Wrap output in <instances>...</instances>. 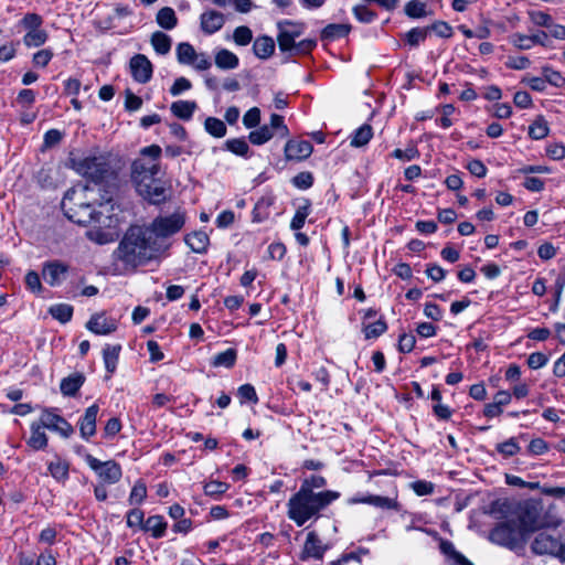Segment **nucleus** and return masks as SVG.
Here are the masks:
<instances>
[{
	"label": "nucleus",
	"mask_w": 565,
	"mask_h": 565,
	"mask_svg": "<svg viewBox=\"0 0 565 565\" xmlns=\"http://www.w3.org/2000/svg\"><path fill=\"white\" fill-rule=\"evenodd\" d=\"M558 520L536 505L526 507L519 519L508 520L498 524L489 535L491 542L507 546L509 548L516 547L522 543L530 532H533L543 527H555L558 524Z\"/></svg>",
	"instance_id": "1"
},
{
	"label": "nucleus",
	"mask_w": 565,
	"mask_h": 565,
	"mask_svg": "<svg viewBox=\"0 0 565 565\" xmlns=\"http://www.w3.org/2000/svg\"><path fill=\"white\" fill-rule=\"evenodd\" d=\"M116 260L121 262L126 268H137L151 260L159 259L162 254L152 241L146 225H130L124 233L114 252Z\"/></svg>",
	"instance_id": "2"
},
{
	"label": "nucleus",
	"mask_w": 565,
	"mask_h": 565,
	"mask_svg": "<svg viewBox=\"0 0 565 565\" xmlns=\"http://www.w3.org/2000/svg\"><path fill=\"white\" fill-rule=\"evenodd\" d=\"M339 498L338 491L315 492L299 488L287 502V516L298 526H302L310 519H318L320 512Z\"/></svg>",
	"instance_id": "3"
},
{
	"label": "nucleus",
	"mask_w": 565,
	"mask_h": 565,
	"mask_svg": "<svg viewBox=\"0 0 565 565\" xmlns=\"http://www.w3.org/2000/svg\"><path fill=\"white\" fill-rule=\"evenodd\" d=\"M70 164L78 174L96 183L114 175L119 168L113 156L95 152L84 156L72 151L70 153Z\"/></svg>",
	"instance_id": "4"
},
{
	"label": "nucleus",
	"mask_w": 565,
	"mask_h": 565,
	"mask_svg": "<svg viewBox=\"0 0 565 565\" xmlns=\"http://www.w3.org/2000/svg\"><path fill=\"white\" fill-rule=\"evenodd\" d=\"M185 218V213L177 210L172 214H160L146 225L162 256L171 246L170 238L183 228Z\"/></svg>",
	"instance_id": "5"
},
{
	"label": "nucleus",
	"mask_w": 565,
	"mask_h": 565,
	"mask_svg": "<svg viewBox=\"0 0 565 565\" xmlns=\"http://www.w3.org/2000/svg\"><path fill=\"white\" fill-rule=\"evenodd\" d=\"M161 149L158 145L152 143L140 151V157L132 162L131 179L136 186H145L148 182L157 178L159 173L158 158Z\"/></svg>",
	"instance_id": "6"
},
{
	"label": "nucleus",
	"mask_w": 565,
	"mask_h": 565,
	"mask_svg": "<svg viewBox=\"0 0 565 565\" xmlns=\"http://www.w3.org/2000/svg\"><path fill=\"white\" fill-rule=\"evenodd\" d=\"M86 188H73L66 191L62 200V209L72 222L87 224L94 217L95 209L85 202Z\"/></svg>",
	"instance_id": "7"
},
{
	"label": "nucleus",
	"mask_w": 565,
	"mask_h": 565,
	"mask_svg": "<svg viewBox=\"0 0 565 565\" xmlns=\"http://www.w3.org/2000/svg\"><path fill=\"white\" fill-rule=\"evenodd\" d=\"M531 548L537 555H551L565 562V537L556 530L537 533Z\"/></svg>",
	"instance_id": "8"
},
{
	"label": "nucleus",
	"mask_w": 565,
	"mask_h": 565,
	"mask_svg": "<svg viewBox=\"0 0 565 565\" xmlns=\"http://www.w3.org/2000/svg\"><path fill=\"white\" fill-rule=\"evenodd\" d=\"M43 19L38 13H26L19 22L18 26L21 28L25 34L23 36V44L26 47H39L43 45L49 38L47 32L42 28Z\"/></svg>",
	"instance_id": "9"
},
{
	"label": "nucleus",
	"mask_w": 565,
	"mask_h": 565,
	"mask_svg": "<svg viewBox=\"0 0 565 565\" xmlns=\"http://www.w3.org/2000/svg\"><path fill=\"white\" fill-rule=\"evenodd\" d=\"M288 128L284 122V117L277 114L270 116L268 125L262 126L259 129L252 131L249 141H269L271 139H285L288 137Z\"/></svg>",
	"instance_id": "10"
},
{
	"label": "nucleus",
	"mask_w": 565,
	"mask_h": 565,
	"mask_svg": "<svg viewBox=\"0 0 565 565\" xmlns=\"http://www.w3.org/2000/svg\"><path fill=\"white\" fill-rule=\"evenodd\" d=\"M85 461L105 483L114 484L122 476L120 466L114 460L100 461L92 455H86Z\"/></svg>",
	"instance_id": "11"
},
{
	"label": "nucleus",
	"mask_w": 565,
	"mask_h": 565,
	"mask_svg": "<svg viewBox=\"0 0 565 565\" xmlns=\"http://www.w3.org/2000/svg\"><path fill=\"white\" fill-rule=\"evenodd\" d=\"M277 42L280 51L291 52L296 46V39L303 33L305 26L298 22L284 20L277 23Z\"/></svg>",
	"instance_id": "12"
},
{
	"label": "nucleus",
	"mask_w": 565,
	"mask_h": 565,
	"mask_svg": "<svg viewBox=\"0 0 565 565\" xmlns=\"http://www.w3.org/2000/svg\"><path fill=\"white\" fill-rule=\"evenodd\" d=\"M40 423L45 428L58 433L62 437H70L74 433L73 426L52 409H43Z\"/></svg>",
	"instance_id": "13"
},
{
	"label": "nucleus",
	"mask_w": 565,
	"mask_h": 565,
	"mask_svg": "<svg viewBox=\"0 0 565 565\" xmlns=\"http://www.w3.org/2000/svg\"><path fill=\"white\" fill-rule=\"evenodd\" d=\"M137 192L151 204H160L167 200V188L158 177L145 182V186H136Z\"/></svg>",
	"instance_id": "14"
},
{
	"label": "nucleus",
	"mask_w": 565,
	"mask_h": 565,
	"mask_svg": "<svg viewBox=\"0 0 565 565\" xmlns=\"http://www.w3.org/2000/svg\"><path fill=\"white\" fill-rule=\"evenodd\" d=\"M130 72L132 78L140 83L146 84L152 77V64L150 60L143 54H137L130 58Z\"/></svg>",
	"instance_id": "15"
},
{
	"label": "nucleus",
	"mask_w": 565,
	"mask_h": 565,
	"mask_svg": "<svg viewBox=\"0 0 565 565\" xmlns=\"http://www.w3.org/2000/svg\"><path fill=\"white\" fill-rule=\"evenodd\" d=\"M225 15L214 9H207L200 15V29L203 34L212 35L218 32L225 24Z\"/></svg>",
	"instance_id": "16"
},
{
	"label": "nucleus",
	"mask_w": 565,
	"mask_h": 565,
	"mask_svg": "<svg viewBox=\"0 0 565 565\" xmlns=\"http://www.w3.org/2000/svg\"><path fill=\"white\" fill-rule=\"evenodd\" d=\"M326 551L327 546L322 544L318 534L311 531L307 534L306 542L300 554V559L303 562L310 558L322 559Z\"/></svg>",
	"instance_id": "17"
},
{
	"label": "nucleus",
	"mask_w": 565,
	"mask_h": 565,
	"mask_svg": "<svg viewBox=\"0 0 565 565\" xmlns=\"http://www.w3.org/2000/svg\"><path fill=\"white\" fill-rule=\"evenodd\" d=\"M99 412L97 404L90 405L86 408L84 415L78 420L79 433L83 439L88 440L96 434V422Z\"/></svg>",
	"instance_id": "18"
},
{
	"label": "nucleus",
	"mask_w": 565,
	"mask_h": 565,
	"mask_svg": "<svg viewBox=\"0 0 565 565\" xmlns=\"http://www.w3.org/2000/svg\"><path fill=\"white\" fill-rule=\"evenodd\" d=\"M66 273L67 266L60 262L46 263L42 270L43 278L50 286L60 285Z\"/></svg>",
	"instance_id": "19"
},
{
	"label": "nucleus",
	"mask_w": 565,
	"mask_h": 565,
	"mask_svg": "<svg viewBox=\"0 0 565 565\" xmlns=\"http://www.w3.org/2000/svg\"><path fill=\"white\" fill-rule=\"evenodd\" d=\"M116 321L105 315H94L86 323V328L96 334H108L116 330Z\"/></svg>",
	"instance_id": "20"
},
{
	"label": "nucleus",
	"mask_w": 565,
	"mask_h": 565,
	"mask_svg": "<svg viewBox=\"0 0 565 565\" xmlns=\"http://www.w3.org/2000/svg\"><path fill=\"white\" fill-rule=\"evenodd\" d=\"M285 156L288 161H301L313 151L312 143H285Z\"/></svg>",
	"instance_id": "21"
},
{
	"label": "nucleus",
	"mask_w": 565,
	"mask_h": 565,
	"mask_svg": "<svg viewBox=\"0 0 565 565\" xmlns=\"http://www.w3.org/2000/svg\"><path fill=\"white\" fill-rule=\"evenodd\" d=\"M214 63L220 70L227 71L235 70L239 64V60L232 51L220 49L214 53Z\"/></svg>",
	"instance_id": "22"
},
{
	"label": "nucleus",
	"mask_w": 565,
	"mask_h": 565,
	"mask_svg": "<svg viewBox=\"0 0 565 565\" xmlns=\"http://www.w3.org/2000/svg\"><path fill=\"white\" fill-rule=\"evenodd\" d=\"M168 523L162 515H150L143 526V532H149L153 539H161L166 535Z\"/></svg>",
	"instance_id": "23"
},
{
	"label": "nucleus",
	"mask_w": 565,
	"mask_h": 565,
	"mask_svg": "<svg viewBox=\"0 0 565 565\" xmlns=\"http://www.w3.org/2000/svg\"><path fill=\"white\" fill-rule=\"evenodd\" d=\"M85 382L81 373H73L61 381L60 390L64 396H75Z\"/></svg>",
	"instance_id": "24"
},
{
	"label": "nucleus",
	"mask_w": 565,
	"mask_h": 565,
	"mask_svg": "<svg viewBox=\"0 0 565 565\" xmlns=\"http://www.w3.org/2000/svg\"><path fill=\"white\" fill-rule=\"evenodd\" d=\"M255 55L262 60L270 57L275 51V42L273 38L263 35L258 36L253 44Z\"/></svg>",
	"instance_id": "25"
},
{
	"label": "nucleus",
	"mask_w": 565,
	"mask_h": 565,
	"mask_svg": "<svg viewBox=\"0 0 565 565\" xmlns=\"http://www.w3.org/2000/svg\"><path fill=\"white\" fill-rule=\"evenodd\" d=\"M41 423H33L31 425V436L28 440V445L34 450L44 449L47 446V436L44 433Z\"/></svg>",
	"instance_id": "26"
},
{
	"label": "nucleus",
	"mask_w": 565,
	"mask_h": 565,
	"mask_svg": "<svg viewBox=\"0 0 565 565\" xmlns=\"http://www.w3.org/2000/svg\"><path fill=\"white\" fill-rule=\"evenodd\" d=\"M120 350V344H107L103 350L105 367L110 374H113L117 367Z\"/></svg>",
	"instance_id": "27"
},
{
	"label": "nucleus",
	"mask_w": 565,
	"mask_h": 565,
	"mask_svg": "<svg viewBox=\"0 0 565 565\" xmlns=\"http://www.w3.org/2000/svg\"><path fill=\"white\" fill-rule=\"evenodd\" d=\"M150 43L158 54L166 55L171 50L172 40L168 34L161 31H156L150 38Z\"/></svg>",
	"instance_id": "28"
},
{
	"label": "nucleus",
	"mask_w": 565,
	"mask_h": 565,
	"mask_svg": "<svg viewBox=\"0 0 565 565\" xmlns=\"http://www.w3.org/2000/svg\"><path fill=\"white\" fill-rule=\"evenodd\" d=\"M156 22L164 30H172L178 24V18L172 8L164 7L158 11Z\"/></svg>",
	"instance_id": "29"
},
{
	"label": "nucleus",
	"mask_w": 565,
	"mask_h": 565,
	"mask_svg": "<svg viewBox=\"0 0 565 565\" xmlns=\"http://www.w3.org/2000/svg\"><path fill=\"white\" fill-rule=\"evenodd\" d=\"M209 236L204 232H194L185 236L186 245L194 253H204L209 245Z\"/></svg>",
	"instance_id": "30"
},
{
	"label": "nucleus",
	"mask_w": 565,
	"mask_h": 565,
	"mask_svg": "<svg viewBox=\"0 0 565 565\" xmlns=\"http://www.w3.org/2000/svg\"><path fill=\"white\" fill-rule=\"evenodd\" d=\"M351 31V25L347 23H331L328 24L321 33L322 39L335 40L348 35Z\"/></svg>",
	"instance_id": "31"
},
{
	"label": "nucleus",
	"mask_w": 565,
	"mask_h": 565,
	"mask_svg": "<svg viewBox=\"0 0 565 565\" xmlns=\"http://www.w3.org/2000/svg\"><path fill=\"white\" fill-rule=\"evenodd\" d=\"M273 205V199L270 196L260 198L253 210V221L260 223L268 218L270 214V206Z\"/></svg>",
	"instance_id": "32"
},
{
	"label": "nucleus",
	"mask_w": 565,
	"mask_h": 565,
	"mask_svg": "<svg viewBox=\"0 0 565 565\" xmlns=\"http://www.w3.org/2000/svg\"><path fill=\"white\" fill-rule=\"evenodd\" d=\"M198 52L189 42H181L175 47L177 61L182 65H191Z\"/></svg>",
	"instance_id": "33"
},
{
	"label": "nucleus",
	"mask_w": 565,
	"mask_h": 565,
	"mask_svg": "<svg viewBox=\"0 0 565 565\" xmlns=\"http://www.w3.org/2000/svg\"><path fill=\"white\" fill-rule=\"evenodd\" d=\"M196 108L195 102L178 100L172 103L171 111L181 119H190Z\"/></svg>",
	"instance_id": "34"
},
{
	"label": "nucleus",
	"mask_w": 565,
	"mask_h": 565,
	"mask_svg": "<svg viewBox=\"0 0 565 565\" xmlns=\"http://www.w3.org/2000/svg\"><path fill=\"white\" fill-rule=\"evenodd\" d=\"M550 127L546 119L542 116H539L533 120V122L529 126V135L531 138L540 140L544 139L548 136Z\"/></svg>",
	"instance_id": "35"
},
{
	"label": "nucleus",
	"mask_w": 565,
	"mask_h": 565,
	"mask_svg": "<svg viewBox=\"0 0 565 565\" xmlns=\"http://www.w3.org/2000/svg\"><path fill=\"white\" fill-rule=\"evenodd\" d=\"M50 315L62 323H66L72 319L73 307L68 303L53 305L49 309Z\"/></svg>",
	"instance_id": "36"
},
{
	"label": "nucleus",
	"mask_w": 565,
	"mask_h": 565,
	"mask_svg": "<svg viewBox=\"0 0 565 565\" xmlns=\"http://www.w3.org/2000/svg\"><path fill=\"white\" fill-rule=\"evenodd\" d=\"M68 469L67 461L61 458L49 463V471L56 481H65L68 478Z\"/></svg>",
	"instance_id": "37"
},
{
	"label": "nucleus",
	"mask_w": 565,
	"mask_h": 565,
	"mask_svg": "<svg viewBox=\"0 0 565 565\" xmlns=\"http://www.w3.org/2000/svg\"><path fill=\"white\" fill-rule=\"evenodd\" d=\"M386 330L387 324L382 318L372 323H363V332L365 339H376L380 335H382Z\"/></svg>",
	"instance_id": "38"
},
{
	"label": "nucleus",
	"mask_w": 565,
	"mask_h": 565,
	"mask_svg": "<svg viewBox=\"0 0 565 565\" xmlns=\"http://www.w3.org/2000/svg\"><path fill=\"white\" fill-rule=\"evenodd\" d=\"M236 358V350L227 349L214 355L212 364L214 366L232 367L235 364Z\"/></svg>",
	"instance_id": "39"
},
{
	"label": "nucleus",
	"mask_w": 565,
	"mask_h": 565,
	"mask_svg": "<svg viewBox=\"0 0 565 565\" xmlns=\"http://www.w3.org/2000/svg\"><path fill=\"white\" fill-rule=\"evenodd\" d=\"M310 214V203L306 201V203L299 206L290 222V228L294 231H299L303 227L306 218Z\"/></svg>",
	"instance_id": "40"
},
{
	"label": "nucleus",
	"mask_w": 565,
	"mask_h": 565,
	"mask_svg": "<svg viewBox=\"0 0 565 565\" xmlns=\"http://www.w3.org/2000/svg\"><path fill=\"white\" fill-rule=\"evenodd\" d=\"M145 522H146L145 513L142 510L135 508L127 512L126 523H127L128 527L139 529L142 531L143 526H145Z\"/></svg>",
	"instance_id": "41"
},
{
	"label": "nucleus",
	"mask_w": 565,
	"mask_h": 565,
	"mask_svg": "<svg viewBox=\"0 0 565 565\" xmlns=\"http://www.w3.org/2000/svg\"><path fill=\"white\" fill-rule=\"evenodd\" d=\"M206 131L214 138H222L226 132V127L221 119L209 117L205 120Z\"/></svg>",
	"instance_id": "42"
},
{
	"label": "nucleus",
	"mask_w": 565,
	"mask_h": 565,
	"mask_svg": "<svg viewBox=\"0 0 565 565\" xmlns=\"http://www.w3.org/2000/svg\"><path fill=\"white\" fill-rule=\"evenodd\" d=\"M542 74L546 83H550L554 87H563L565 85V76L550 66L542 68Z\"/></svg>",
	"instance_id": "43"
},
{
	"label": "nucleus",
	"mask_w": 565,
	"mask_h": 565,
	"mask_svg": "<svg viewBox=\"0 0 565 565\" xmlns=\"http://www.w3.org/2000/svg\"><path fill=\"white\" fill-rule=\"evenodd\" d=\"M520 446L514 437L497 445V451L504 458H510L520 451Z\"/></svg>",
	"instance_id": "44"
},
{
	"label": "nucleus",
	"mask_w": 565,
	"mask_h": 565,
	"mask_svg": "<svg viewBox=\"0 0 565 565\" xmlns=\"http://www.w3.org/2000/svg\"><path fill=\"white\" fill-rule=\"evenodd\" d=\"M147 497V487L142 481H137L135 486L132 487L130 494H129V504L130 505H138L143 502V500Z\"/></svg>",
	"instance_id": "45"
},
{
	"label": "nucleus",
	"mask_w": 565,
	"mask_h": 565,
	"mask_svg": "<svg viewBox=\"0 0 565 565\" xmlns=\"http://www.w3.org/2000/svg\"><path fill=\"white\" fill-rule=\"evenodd\" d=\"M405 13L411 18H424L427 15L426 4L420 0H411L405 6Z\"/></svg>",
	"instance_id": "46"
},
{
	"label": "nucleus",
	"mask_w": 565,
	"mask_h": 565,
	"mask_svg": "<svg viewBox=\"0 0 565 565\" xmlns=\"http://www.w3.org/2000/svg\"><path fill=\"white\" fill-rule=\"evenodd\" d=\"M370 505L382 510H398V503L395 499L382 495L371 494Z\"/></svg>",
	"instance_id": "47"
},
{
	"label": "nucleus",
	"mask_w": 565,
	"mask_h": 565,
	"mask_svg": "<svg viewBox=\"0 0 565 565\" xmlns=\"http://www.w3.org/2000/svg\"><path fill=\"white\" fill-rule=\"evenodd\" d=\"M233 40L237 45L245 46L253 40V32L246 25L237 26L233 32Z\"/></svg>",
	"instance_id": "48"
},
{
	"label": "nucleus",
	"mask_w": 565,
	"mask_h": 565,
	"mask_svg": "<svg viewBox=\"0 0 565 565\" xmlns=\"http://www.w3.org/2000/svg\"><path fill=\"white\" fill-rule=\"evenodd\" d=\"M230 489V484L218 480H212L204 484V493L210 497L221 495Z\"/></svg>",
	"instance_id": "49"
},
{
	"label": "nucleus",
	"mask_w": 565,
	"mask_h": 565,
	"mask_svg": "<svg viewBox=\"0 0 565 565\" xmlns=\"http://www.w3.org/2000/svg\"><path fill=\"white\" fill-rule=\"evenodd\" d=\"M232 152L239 157H247L249 147L248 143H223L220 148H214V151Z\"/></svg>",
	"instance_id": "50"
},
{
	"label": "nucleus",
	"mask_w": 565,
	"mask_h": 565,
	"mask_svg": "<svg viewBox=\"0 0 565 565\" xmlns=\"http://www.w3.org/2000/svg\"><path fill=\"white\" fill-rule=\"evenodd\" d=\"M531 22L537 26L551 28L552 17L543 11H529Z\"/></svg>",
	"instance_id": "51"
},
{
	"label": "nucleus",
	"mask_w": 565,
	"mask_h": 565,
	"mask_svg": "<svg viewBox=\"0 0 565 565\" xmlns=\"http://www.w3.org/2000/svg\"><path fill=\"white\" fill-rule=\"evenodd\" d=\"M353 14L362 23H371L376 18V14L363 4L355 6Z\"/></svg>",
	"instance_id": "52"
},
{
	"label": "nucleus",
	"mask_w": 565,
	"mask_h": 565,
	"mask_svg": "<svg viewBox=\"0 0 565 565\" xmlns=\"http://www.w3.org/2000/svg\"><path fill=\"white\" fill-rule=\"evenodd\" d=\"M292 184L300 190H307L313 184V175L311 172H300L292 178Z\"/></svg>",
	"instance_id": "53"
},
{
	"label": "nucleus",
	"mask_w": 565,
	"mask_h": 565,
	"mask_svg": "<svg viewBox=\"0 0 565 565\" xmlns=\"http://www.w3.org/2000/svg\"><path fill=\"white\" fill-rule=\"evenodd\" d=\"M392 156L402 161H411L419 156V151L414 145H409L406 149H395Z\"/></svg>",
	"instance_id": "54"
},
{
	"label": "nucleus",
	"mask_w": 565,
	"mask_h": 565,
	"mask_svg": "<svg viewBox=\"0 0 565 565\" xmlns=\"http://www.w3.org/2000/svg\"><path fill=\"white\" fill-rule=\"evenodd\" d=\"M195 71H207L212 66L210 56L204 52H198L191 65Z\"/></svg>",
	"instance_id": "55"
},
{
	"label": "nucleus",
	"mask_w": 565,
	"mask_h": 565,
	"mask_svg": "<svg viewBox=\"0 0 565 565\" xmlns=\"http://www.w3.org/2000/svg\"><path fill=\"white\" fill-rule=\"evenodd\" d=\"M326 484L327 480L324 477L313 475L301 482L300 489L315 491V489H321Z\"/></svg>",
	"instance_id": "56"
},
{
	"label": "nucleus",
	"mask_w": 565,
	"mask_h": 565,
	"mask_svg": "<svg viewBox=\"0 0 565 565\" xmlns=\"http://www.w3.org/2000/svg\"><path fill=\"white\" fill-rule=\"evenodd\" d=\"M428 29L414 28L406 33L407 43L412 46L418 45L427 36Z\"/></svg>",
	"instance_id": "57"
},
{
	"label": "nucleus",
	"mask_w": 565,
	"mask_h": 565,
	"mask_svg": "<svg viewBox=\"0 0 565 565\" xmlns=\"http://www.w3.org/2000/svg\"><path fill=\"white\" fill-rule=\"evenodd\" d=\"M237 394H238L242 403L243 402H252V403L256 404L258 402L256 391H255L254 386L250 384H244V385L239 386Z\"/></svg>",
	"instance_id": "58"
},
{
	"label": "nucleus",
	"mask_w": 565,
	"mask_h": 565,
	"mask_svg": "<svg viewBox=\"0 0 565 565\" xmlns=\"http://www.w3.org/2000/svg\"><path fill=\"white\" fill-rule=\"evenodd\" d=\"M260 121V109L258 107H252L243 116V124L246 128H254Z\"/></svg>",
	"instance_id": "59"
},
{
	"label": "nucleus",
	"mask_w": 565,
	"mask_h": 565,
	"mask_svg": "<svg viewBox=\"0 0 565 565\" xmlns=\"http://www.w3.org/2000/svg\"><path fill=\"white\" fill-rule=\"evenodd\" d=\"M510 41L515 47L520 50H530L534 46L531 36L522 33L512 34Z\"/></svg>",
	"instance_id": "60"
},
{
	"label": "nucleus",
	"mask_w": 565,
	"mask_h": 565,
	"mask_svg": "<svg viewBox=\"0 0 565 565\" xmlns=\"http://www.w3.org/2000/svg\"><path fill=\"white\" fill-rule=\"evenodd\" d=\"M53 57V52L50 49H43L34 53L32 62L38 67H45Z\"/></svg>",
	"instance_id": "61"
},
{
	"label": "nucleus",
	"mask_w": 565,
	"mask_h": 565,
	"mask_svg": "<svg viewBox=\"0 0 565 565\" xmlns=\"http://www.w3.org/2000/svg\"><path fill=\"white\" fill-rule=\"evenodd\" d=\"M548 362L546 354L542 352H533L527 358V365L532 370H537L545 366Z\"/></svg>",
	"instance_id": "62"
},
{
	"label": "nucleus",
	"mask_w": 565,
	"mask_h": 565,
	"mask_svg": "<svg viewBox=\"0 0 565 565\" xmlns=\"http://www.w3.org/2000/svg\"><path fill=\"white\" fill-rule=\"evenodd\" d=\"M545 152L553 160L565 158V147L563 143H548Z\"/></svg>",
	"instance_id": "63"
},
{
	"label": "nucleus",
	"mask_w": 565,
	"mask_h": 565,
	"mask_svg": "<svg viewBox=\"0 0 565 565\" xmlns=\"http://www.w3.org/2000/svg\"><path fill=\"white\" fill-rule=\"evenodd\" d=\"M330 565H362L360 557L355 553L342 555L339 559L333 561Z\"/></svg>",
	"instance_id": "64"
}]
</instances>
